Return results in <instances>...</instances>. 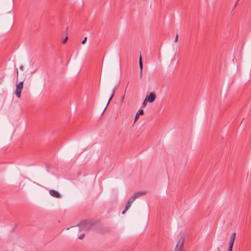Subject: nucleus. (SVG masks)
I'll return each instance as SVG.
<instances>
[{
	"label": "nucleus",
	"instance_id": "f257e3e1",
	"mask_svg": "<svg viewBox=\"0 0 251 251\" xmlns=\"http://www.w3.org/2000/svg\"><path fill=\"white\" fill-rule=\"evenodd\" d=\"M184 239L183 237L181 236L176 246L175 251H182L184 245Z\"/></svg>",
	"mask_w": 251,
	"mask_h": 251
},
{
	"label": "nucleus",
	"instance_id": "f03ea898",
	"mask_svg": "<svg viewBox=\"0 0 251 251\" xmlns=\"http://www.w3.org/2000/svg\"><path fill=\"white\" fill-rule=\"evenodd\" d=\"M236 237V233H233L231 234V236L230 238L229 242V247L228 249V251H232V248L234 244V242L235 241Z\"/></svg>",
	"mask_w": 251,
	"mask_h": 251
},
{
	"label": "nucleus",
	"instance_id": "7ed1b4c3",
	"mask_svg": "<svg viewBox=\"0 0 251 251\" xmlns=\"http://www.w3.org/2000/svg\"><path fill=\"white\" fill-rule=\"evenodd\" d=\"M156 97L155 94L153 92H151L149 95L146 96V99L149 102H152L155 100Z\"/></svg>",
	"mask_w": 251,
	"mask_h": 251
},
{
	"label": "nucleus",
	"instance_id": "20e7f679",
	"mask_svg": "<svg viewBox=\"0 0 251 251\" xmlns=\"http://www.w3.org/2000/svg\"><path fill=\"white\" fill-rule=\"evenodd\" d=\"M49 193L53 197H54L56 198H61V195L60 194V193L58 192H57V191H55L54 190H50Z\"/></svg>",
	"mask_w": 251,
	"mask_h": 251
},
{
	"label": "nucleus",
	"instance_id": "39448f33",
	"mask_svg": "<svg viewBox=\"0 0 251 251\" xmlns=\"http://www.w3.org/2000/svg\"><path fill=\"white\" fill-rule=\"evenodd\" d=\"M78 226H80L81 230H87L89 229L88 224L86 222H82L79 224L78 225Z\"/></svg>",
	"mask_w": 251,
	"mask_h": 251
},
{
	"label": "nucleus",
	"instance_id": "423d86ee",
	"mask_svg": "<svg viewBox=\"0 0 251 251\" xmlns=\"http://www.w3.org/2000/svg\"><path fill=\"white\" fill-rule=\"evenodd\" d=\"M146 194V191L136 192L133 196L136 199L139 198L140 196L144 195Z\"/></svg>",
	"mask_w": 251,
	"mask_h": 251
},
{
	"label": "nucleus",
	"instance_id": "0eeeda50",
	"mask_svg": "<svg viewBox=\"0 0 251 251\" xmlns=\"http://www.w3.org/2000/svg\"><path fill=\"white\" fill-rule=\"evenodd\" d=\"M144 114V111L142 109H139L137 112L136 114L135 117V122L137 119H138L139 115H142Z\"/></svg>",
	"mask_w": 251,
	"mask_h": 251
},
{
	"label": "nucleus",
	"instance_id": "6e6552de",
	"mask_svg": "<svg viewBox=\"0 0 251 251\" xmlns=\"http://www.w3.org/2000/svg\"><path fill=\"white\" fill-rule=\"evenodd\" d=\"M115 88H113V90H112V94H111V96L110 98V99H109L108 102H107V103L106 104V107H105L104 110L103 111L102 113V114H103V113H104V112L105 111V109H106L108 104L109 103L110 100H111V99H112V98L114 96V93H115Z\"/></svg>",
	"mask_w": 251,
	"mask_h": 251
},
{
	"label": "nucleus",
	"instance_id": "1a4fd4ad",
	"mask_svg": "<svg viewBox=\"0 0 251 251\" xmlns=\"http://www.w3.org/2000/svg\"><path fill=\"white\" fill-rule=\"evenodd\" d=\"M131 203L127 201V202L126 203L125 207V209L124 210H123V211L122 212V214H125L126 213V212L129 208V207L131 206Z\"/></svg>",
	"mask_w": 251,
	"mask_h": 251
},
{
	"label": "nucleus",
	"instance_id": "9d476101",
	"mask_svg": "<svg viewBox=\"0 0 251 251\" xmlns=\"http://www.w3.org/2000/svg\"><path fill=\"white\" fill-rule=\"evenodd\" d=\"M139 65H140V76L142 75V71L143 69V64L142 62V57L141 55L140 54V58H139Z\"/></svg>",
	"mask_w": 251,
	"mask_h": 251
},
{
	"label": "nucleus",
	"instance_id": "9b49d317",
	"mask_svg": "<svg viewBox=\"0 0 251 251\" xmlns=\"http://www.w3.org/2000/svg\"><path fill=\"white\" fill-rule=\"evenodd\" d=\"M23 88V81L20 82L18 84L16 85V89L22 90Z\"/></svg>",
	"mask_w": 251,
	"mask_h": 251
},
{
	"label": "nucleus",
	"instance_id": "f8f14e48",
	"mask_svg": "<svg viewBox=\"0 0 251 251\" xmlns=\"http://www.w3.org/2000/svg\"><path fill=\"white\" fill-rule=\"evenodd\" d=\"M21 92H22V90H19V89H16V91H15V95L18 98H21Z\"/></svg>",
	"mask_w": 251,
	"mask_h": 251
},
{
	"label": "nucleus",
	"instance_id": "ddd939ff",
	"mask_svg": "<svg viewBox=\"0 0 251 251\" xmlns=\"http://www.w3.org/2000/svg\"><path fill=\"white\" fill-rule=\"evenodd\" d=\"M135 197L133 195L130 199L128 200V202L132 203V202L135 200Z\"/></svg>",
	"mask_w": 251,
	"mask_h": 251
},
{
	"label": "nucleus",
	"instance_id": "4468645a",
	"mask_svg": "<svg viewBox=\"0 0 251 251\" xmlns=\"http://www.w3.org/2000/svg\"><path fill=\"white\" fill-rule=\"evenodd\" d=\"M86 41H87V37H85L84 38L83 40L82 41V44H85L86 43Z\"/></svg>",
	"mask_w": 251,
	"mask_h": 251
},
{
	"label": "nucleus",
	"instance_id": "2eb2a0df",
	"mask_svg": "<svg viewBox=\"0 0 251 251\" xmlns=\"http://www.w3.org/2000/svg\"><path fill=\"white\" fill-rule=\"evenodd\" d=\"M148 101V100H146V99L145 98V99L144 100V101H143V106H145L147 103V102Z\"/></svg>",
	"mask_w": 251,
	"mask_h": 251
},
{
	"label": "nucleus",
	"instance_id": "dca6fc26",
	"mask_svg": "<svg viewBox=\"0 0 251 251\" xmlns=\"http://www.w3.org/2000/svg\"><path fill=\"white\" fill-rule=\"evenodd\" d=\"M84 237V234H81L79 237H78V239H82Z\"/></svg>",
	"mask_w": 251,
	"mask_h": 251
},
{
	"label": "nucleus",
	"instance_id": "f3484780",
	"mask_svg": "<svg viewBox=\"0 0 251 251\" xmlns=\"http://www.w3.org/2000/svg\"><path fill=\"white\" fill-rule=\"evenodd\" d=\"M67 39H68V37L66 36V38L62 41V43L65 44L66 42Z\"/></svg>",
	"mask_w": 251,
	"mask_h": 251
},
{
	"label": "nucleus",
	"instance_id": "a211bd4d",
	"mask_svg": "<svg viewBox=\"0 0 251 251\" xmlns=\"http://www.w3.org/2000/svg\"><path fill=\"white\" fill-rule=\"evenodd\" d=\"M177 39H178V35L176 34V38H175V42H176L177 41Z\"/></svg>",
	"mask_w": 251,
	"mask_h": 251
},
{
	"label": "nucleus",
	"instance_id": "6ab92c4d",
	"mask_svg": "<svg viewBox=\"0 0 251 251\" xmlns=\"http://www.w3.org/2000/svg\"><path fill=\"white\" fill-rule=\"evenodd\" d=\"M20 69L21 70L23 71V70H24L23 66H20Z\"/></svg>",
	"mask_w": 251,
	"mask_h": 251
}]
</instances>
